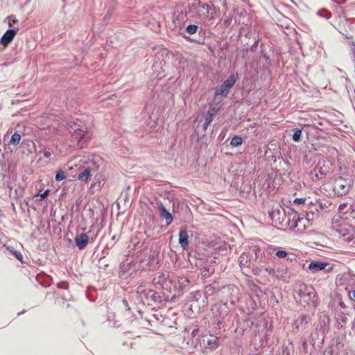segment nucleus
I'll list each match as a JSON object with an SVG mask.
<instances>
[{
    "mask_svg": "<svg viewBox=\"0 0 355 355\" xmlns=\"http://www.w3.org/2000/svg\"><path fill=\"white\" fill-rule=\"evenodd\" d=\"M238 79L237 73H232L227 80H225L220 85L218 90L215 93L216 95L225 96L228 94L230 89L234 85Z\"/></svg>",
    "mask_w": 355,
    "mask_h": 355,
    "instance_id": "obj_7",
    "label": "nucleus"
},
{
    "mask_svg": "<svg viewBox=\"0 0 355 355\" xmlns=\"http://www.w3.org/2000/svg\"><path fill=\"white\" fill-rule=\"evenodd\" d=\"M216 112L214 110V109H213L211 110H209L207 112V114L205 115V121L206 123H208L209 124H211V123L213 121L214 116L215 115Z\"/></svg>",
    "mask_w": 355,
    "mask_h": 355,
    "instance_id": "obj_29",
    "label": "nucleus"
},
{
    "mask_svg": "<svg viewBox=\"0 0 355 355\" xmlns=\"http://www.w3.org/2000/svg\"><path fill=\"white\" fill-rule=\"evenodd\" d=\"M201 297V293L199 291L191 292L187 296L188 302H198Z\"/></svg>",
    "mask_w": 355,
    "mask_h": 355,
    "instance_id": "obj_25",
    "label": "nucleus"
},
{
    "mask_svg": "<svg viewBox=\"0 0 355 355\" xmlns=\"http://www.w3.org/2000/svg\"><path fill=\"white\" fill-rule=\"evenodd\" d=\"M68 125L72 141L74 143L73 145H76L80 148H83L90 139V134L87 130L86 124L80 119H76L70 121Z\"/></svg>",
    "mask_w": 355,
    "mask_h": 355,
    "instance_id": "obj_2",
    "label": "nucleus"
},
{
    "mask_svg": "<svg viewBox=\"0 0 355 355\" xmlns=\"http://www.w3.org/2000/svg\"><path fill=\"white\" fill-rule=\"evenodd\" d=\"M66 178V175L64 174V172L62 170H58L56 172L55 180V181L60 182Z\"/></svg>",
    "mask_w": 355,
    "mask_h": 355,
    "instance_id": "obj_33",
    "label": "nucleus"
},
{
    "mask_svg": "<svg viewBox=\"0 0 355 355\" xmlns=\"http://www.w3.org/2000/svg\"><path fill=\"white\" fill-rule=\"evenodd\" d=\"M93 171L88 166H86L83 170L78 174V179L82 182H87L90 176L92 175Z\"/></svg>",
    "mask_w": 355,
    "mask_h": 355,
    "instance_id": "obj_20",
    "label": "nucleus"
},
{
    "mask_svg": "<svg viewBox=\"0 0 355 355\" xmlns=\"http://www.w3.org/2000/svg\"><path fill=\"white\" fill-rule=\"evenodd\" d=\"M327 264V262L312 261L309 263L308 268L312 272H317L325 269Z\"/></svg>",
    "mask_w": 355,
    "mask_h": 355,
    "instance_id": "obj_17",
    "label": "nucleus"
},
{
    "mask_svg": "<svg viewBox=\"0 0 355 355\" xmlns=\"http://www.w3.org/2000/svg\"><path fill=\"white\" fill-rule=\"evenodd\" d=\"M294 214V216L293 217V220L295 221V224L292 225L291 227L293 228H295L297 226V220L300 223H301V220L299 218V216L296 214L295 211L290 208V217L291 216L292 214Z\"/></svg>",
    "mask_w": 355,
    "mask_h": 355,
    "instance_id": "obj_34",
    "label": "nucleus"
},
{
    "mask_svg": "<svg viewBox=\"0 0 355 355\" xmlns=\"http://www.w3.org/2000/svg\"><path fill=\"white\" fill-rule=\"evenodd\" d=\"M18 31V28H13L7 30L1 36L0 43L5 46H8L12 41Z\"/></svg>",
    "mask_w": 355,
    "mask_h": 355,
    "instance_id": "obj_11",
    "label": "nucleus"
},
{
    "mask_svg": "<svg viewBox=\"0 0 355 355\" xmlns=\"http://www.w3.org/2000/svg\"><path fill=\"white\" fill-rule=\"evenodd\" d=\"M308 317L306 315H301L299 318L295 322L294 326L295 329H298L300 327H304L308 323Z\"/></svg>",
    "mask_w": 355,
    "mask_h": 355,
    "instance_id": "obj_23",
    "label": "nucleus"
},
{
    "mask_svg": "<svg viewBox=\"0 0 355 355\" xmlns=\"http://www.w3.org/2000/svg\"><path fill=\"white\" fill-rule=\"evenodd\" d=\"M137 293L139 295L141 300L148 304L154 303L157 305H163L165 302L171 301L173 299V296L161 291H154L152 289H147L145 286L140 285L137 288Z\"/></svg>",
    "mask_w": 355,
    "mask_h": 355,
    "instance_id": "obj_4",
    "label": "nucleus"
},
{
    "mask_svg": "<svg viewBox=\"0 0 355 355\" xmlns=\"http://www.w3.org/2000/svg\"><path fill=\"white\" fill-rule=\"evenodd\" d=\"M347 295L349 298L355 303V289L348 291ZM354 308L355 309V304Z\"/></svg>",
    "mask_w": 355,
    "mask_h": 355,
    "instance_id": "obj_37",
    "label": "nucleus"
},
{
    "mask_svg": "<svg viewBox=\"0 0 355 355\" xmlns=\"http://www.w3.org/2000/svg\"><path fill=\"white\" fill-rule=\"evenodd\" d=\"M346 207H347V204H343V205H340L339 211L341 212Z\"/></svg>",
    "mask_w": 355,
    "mask_h": 355,
    "instance_id": "obj_43",
    "label": "nucleus"
},
{
    "mask_svg": "<svg viewBox=\"0 0 355 355\" xmlns=\"http://www.w3.org/2000/svg\"><path fill=\"white\" fill-rule=\"evenodd\" d=\"M249 254L243 252L239 257V263L241 266H248L250 263Z\"/></svg>",
    "mask_w": 355,
    "mask_h": 355,
    "instance_id": "obj_26",
    "label": "nucleus"
},
{
    "mask_svg": "<svg viewBox=\"0 0 355 355\" xmlns=\"http://www.w3.org/2000/svg\"><path fill=\"white\" fill-rule=\"evenodd\" d=\"M43 150V154L44 156L46 158H49L51 156V150L50 148H48L46 147H44Z\"/></svg>",
    "mask_w": 355,
    "mask_h": 355,
    "instance_id": "obj_38",
    "label": "nucleus"
},
{
    "mask_svg": "<svg viewBox=\"0 0 355 355\" xmlns=\"http://www.w3.org/2000/svg\"><path fill=\"white\" fill-rule=\"evenodd\" d=\"M293 297L302 304L315 306L317 294L312 286L299 282L293 286Z\"/></svg>",
    "mask_w": 355,
    "mask_h": 355,
    "instance_id": "obj_3",
    "label": "nucleus"
},
{
    "mask_svg": "<svg viewBox=\"0 0 355 355\" xmlns=\"http://www.w3.org/2000/svg\"><path fill=\"white\" fill-rule=\"evenodd\" d=\"M198 29V25L196 24H189L186 28V31L189 35H193L197 32Z\"/></svg>",
    "mask_w": 355,
    "mask_h": 355,
    "instance_id": "obj_31",
    "label": "nucleus"
},
{
    "mask_svg": "<svg viewBox=\"0 0 355 355\" xmlns=\"http://www.w3.org/2000/svg\"><path fill=\"white\" fill-rule=\"evenodd\" d=\"M137 270L136 263L133 260L126 259L120 264V272L122 275H132Z\"/></svg>",
    "mask_w": 355,
    "mask_h": 355,
    "instance_id": "obj_10",
    "label": "nucleus"
},
{
    "mask_svg": "<svg viewBox=\"0 0 355 355\" xmlns=\"http://www.w3.org/2000/svg\"><path fill=\"white\" fill-rule=\"evenodd\" d=\"M58 287L63 289H67L69 284L66 282H61L58 284Z\"/></svg>",
    "mask_w": 355,
    "mask_h": 355,
    "instance_id": "obj_42",
    "label": "nucleus"
},
{
    "mask_svg": "<svg viewBox=\"0 0 355 355\" xmlns=\"http://www.w3.org/2000/svg\"><path fill=\"white\" fill-rule=\"evenodd\" d=\"M216 291H219V287L217 286V284L216 282L207 285L205 287V295L207 298L214 295Z\"/></svg>",
    "mask_w": 355,
    "mask_h": 355,
    "instance_id": "obj_21",
    "label": "nucleus"
},
{
    "mask_svg": "<svg viewBox=\"0 0 355 355\" xmlns=\"http://www.w3.org/2000/svg\"><path fill=\"white\" fill-rule=\"evenodd\" d=\"M222 292L224 296L227 298L231 304H235L239 300V288L234 285H228L223 286Z\"/></svg>",
    "mask_w": 355,
    "mask_h": 355,
    "instance_id": "obj_9",
    "label": "nucleus"
},
{
    "mask_svg": "<svg viewBox=\"0 0 355 355\" xmlns=\"http://www.w3.org/2000/svg\"><path fill=\"white\" fill-rule=\"evenodd\" d=\"M288 253L287 252L284 250H278L276 252V255L279 258H284L287 256Z\"/></svg>",
    "mask_w": 355,
    "mask_h": 355,
    "instance_id": "obj_39",
    "label": "nucleus"
},
{
    "mask_svg": "<svg viewBox=\"0 0 355 355\" xmlns=\"http://www.w3.org/2000/svg\"><path fill=\"white\" fill-rule=\"evenodd\" d=\"M336 324L339 327H343L347 322V318L343 312L338 313L336 316Z\"/></svg>",
    "mask_w": 355,
    "mask_h": 355,
    "instance_id": "obj_22",
    "label": "nucleus"
},
{
    "mask_svg": "<svg viewBox=\"0 0 355 355\" xmlns=\"http://www.w3.org/2000/svg\"><path fill=\"white\" fill-rule=\"evenodd\" d=\"M242 143H243L242 137L240 136L236 135L232 137V139L230 141V145L234 147H236V146L241 145Z\"/></svg>",
    "mask_w": 355,
    "mask_h": 355,
    "instance_id": "obj_27",
    "label": "nucleus"
},
{
    "mask_svg": "<svg viewBox=\"0 0 355 355\" xmlns=\"http://www.w3.org/2000/svg\"><path fill=\"white\" fill-rule=\"evenodd\" d=\"M103 160L101 156L94 155L92 160L88 163L87 166L92 169L93 173H95L103 165Z\"/></svg>",
    "mask_w": 355,
    "mask_h": 355,
    "instance_id": "obj_14",
    "label": "nucleus"
},
{
    "mask_svg": "<svg viewBox=\"0 0 355 355\" xmlns=\"http://www.w3.org/2000/svg\"><path fill=\"white\" fill-rule=\"evenodd\" d=\"M20 140L21 135L19 133L15 132L12 135L10 143L15 146H17L19 144Z\"/></svg>",
    "mask_w": 355,
    "mask_h": 355,
    "instance_id": "obj_30",
    "label": "nucleus"
},
{
    "mask_svg": "<svg viewBox=\"0 0 355 355\" xmlns=\"http://www.w3.org/2000/svg\"><path fill=\"white\" fill-rule=\"evenodd\" d=\"M76 245L79 250L84 249L89 242V236L84 233L77 235L75 238Z\"/></svg>",
    "mask_w": 355,
    "mask_h": 355,
    "instance_id": "obj_15",
    "label": "nucleus"
},
{
    "mask_svg": "<svg viewBox=\"0 0 355 355\" xmlns=\"http://www.w3.org/2000/svg\"><path fill=\"white\" fill-rule=\"evenodd\" d=\"M203 342L206 343L210 349H215L218 346V338L214 335H209L203 340Z\"/></svg>",
    "mask_w": 355,
    "mask_h": 355,
    "instance_id": "obj_19",
    "label": "nucleus"
},
{
    "mask_svg": "<svg viewBox=\"0 0 355 355\" xmlns=\"http://www.w3.org/2000/svg\"><path fill=\"white\" fill-rule=\"evenodd\" d=\"M301 135H302V130L300 129H297L295 130V131L294 132L293 136H292V138L295 141H298L300 140V137H301Z\"/></svg>",
    "mask_w": 355,
    "mask_h": 355,
    "instance_id": "obj_35",
    "label": "nucleus"
},
{
    "mask_svg": "<svg viewBox=\"0 0 355 355\" xmlns=\"http://www.w3.org/2000/svg\"><path fill=\"white\" fill-rule=\"evenodd\" d=\"M10 252L11 254L15 256L18 260L19 261H22V258H23V256L22 254H21L20 252L19 251H17V250H10Z\"/></svg>",
    "mask_w": 355,
    "mask_h": 355,
    "instance_id": "obj_36",
    "label": "nucleus"
},
{
    "mask_svg": "<svg viewBox=\"0 0 355 355\" xmlns=\"http://www.w3.org/2000/svg\"><path fill=\"white\" fill-rule=\"evenodd\" d=\"M350 187L349 182L342 177L335 179L334 190L338 196L346 195L349 192Z\"/></svg>",
    "mask_w": 355,
    "mask_h": 355,
    "instance_id": "obj_8",
    "label": "nucleus"
},
{
    "mask_svg": "<svg viewBox=\"0 0 355 355\" xmlns=\"http://www.w3.org/2000/svg\"><path fill=\"white\" fill-rule=\"evenodd\" d=\"M49 192H50L49 189L45 190L42 193L40 194V199L44 200L46 198V197L49 195Z\"/></svg>",
    "mask_w": 355,
    "mask_h": 355,
    "instance_id": "obj_41",
    "label": "nucleus"
},
{
    "mask_svg": "<svg viewBox=\"0 0 355 355\" xmlns=\"http://www.w3.org/2000/svg\"><path fill=\"white\" fill-rule=\"evenodd\" d=\"M191 286L190 280L185 277H180L178 278V290L184 291L189 290Z\"/></svg>",
    "mask_w": 355,
    "mask_h": 355,
    "instance_id": "obj_16",
    "label": "nucleus"
},
{
    "mask_svg": "<svg viewBox=\"0 0 355 355\" xmlns=\"http://www.w3.org/2000/svg\"><path fill=\"white\" fill-rule=\"evenodd\" d=\"M305 201H306V198H295L293 200V202L295 205H302V204H304Z\"/></svg>",
    "mask_w": 355,
    "mask_h": 355,
    "instance_id": "obj_40",
    "label": "nucleus"
},
{
    "mask_svg": "<svg viewBox=\"0 0 355 355\" xmlns=\"http://www.w3.org/2000/svg\"><path fill=\"white\" fill-rule=\"evenodd\" d=\"M250 250L254 253L255 260L261 261L263 260V252L261 250L257 245H252Z\"/></svg>",
    "mask_w": 355,
    "mask_h": 355,
    "instance_id": "obj_24",
    "label": "nucleus"
},
{
    "mask_svg": "<svg viewBox=\"0 0 355 355\" xmlns=\"http://www.w3.org/2000/svg\"><path fill=\"white\" fill-rule=\"evenodd\" d=\"M270 274L275 275L277 279L286 280L288 276V272L286 268H273L270 271Z\"/></svg>",
    "mask_w": 355,
    "mask_h": 355,
    "instance_id": "obj_18",
    "label": "nucleus"
},
{
    "mask_svg": "<svg viewBox=\"0 0 355 355\" xmlns=\"http://www.w3.org/2000/svg\"><path fill=\"white\" fill-rule=\"evenodd\" d=\"M179 243L184 250H186L189 246V234L186 227H182L180 230Z\"/></svg>",
    "mask_w": 355,
    "mask_h": 355,
    "instance_id": "obj_12",
    "label": "nucleus"
},
{
    "mask_svg": "<svg viewBox=\"0 0 355 355\" xmlns=\"http://www.w3.org/2000/svg\"><path fill=\"white\" fill-rule=\"evenodd\" d=\"M153 283L157 289L162 290V292L168 295V296H173V298L175 297V295L171 294L174 279L173 275L169 272H158L153 278Z\"/></svg>",
    "mask_w": 355,
    "mask_h": 355,
    "instance_id": "obj_5",
    "label": "nucleus"
},
{
    "mask_svg": "<svg viewBox=\"0 0 355 355\" xmlns=\"http://www.w3.org/2000/svg\"><path fill=\"white\" fill-rule=\"evenodd\" d=\"M213 318L211 325L214 330H220L224 327V319L227 315L225 305H215L212 307Z\"/></svg>",
    "mask_w": 355,
    "mask_h": 355,
    "instance_id": "obj_6",
    "label": "nucleus"
},
{
    "mask_svg": "<svg viewBox=\"0 0 355 355\" xmlns=\"http://www.w3.org/2000/svg\"><path fill=\"white\" fill-rule=\"evenodd\" d=\"M314 172L315 176L317 179H322L327 174V170L326 168L324 169L322 167H321L318 172L316 171V170H314Z\"/></svg>",
    "mask_w": 355,
    "mask_h": 355,
    "instance_id": "obj_32",
    "label": "nucleus"
},
{
    "mask_svg": "<svg viewBox=\"0 0 355 355\" xmlns=\"http://www.w3.org/2000/svg\"><path fill=\"white\" fill-rule=\"evenodd\" d=\"M6 21H7L9 27L11 28H15L14 25L18 23V20L16 19L15 16L12 15L8 16L6 18Z\"/></svg>",
    "mask_w": 355,
    "mask_h": 355,
    "instance_id": "obj_28",
    "label": "nucleus"
},
{
    "mask_svg": "<svg viewBox=\"0 0 355 355\" xmlns=\"http://www.w3.org/2000/svg\"><path fill=\"white\" fill-rule=\"evenodd\" d=\"M24 313V311H22V312H19V313H18V314H17V315H19L20 314H21V313Z\"/></svg>",
    "mask_w": 355,
    "mask_h": 355,
    "instance_id": "obj_47",
    "label": "nucleus"
},
{
    "mask_svg": "<svg viewBox=\"0 0 355 355\" xmlns=\"http://www.w3.org/2000/svg\"><path fill=\"white\" fill-rule=\"evenodd\" d=\"M342 235H343V236H346V234H345V233H343V234H342Z\"/></svg>",
    "mask_w": 355,
    "mask_h": 355,
    "instance_id": "obj_48",
    "label": "nucleus"
},
{
    "mask_svg": "<svg viewBox=\"0 0 355 355\" xmlns=\"http://www.w3.org/2000/svg\"><path fill=\"white\" fill-rule=\"evenodd\" d=\"M209 125H210V124H209L208 123H206V122L205 121V123H204V124H203V130H206L207 129V128H208V126H209Z\"/></svg>",
    "mask_w": 355,
    "mask_h": 355,
    "instance_id": "obj_44",
    "label": "nucleus"
},
{
    "mask_svg": "<svg viewBox=\"0 0 355 355\" xmlns=\"http://www.w3.org/2000/svg\"><path fill=\"white\" fill-rule=\"evenodd\" d=\"M189 12L194 13L199 23L206 27L214 26L216 21V12L211 6L202 3L200 0H192L189 4Z\"/></svg>",
    "mask_w": 355,
    "mask_h": 355,
    "instance_id": "obj_1",
    "label": "nucleus"
},
{
    "mask_svg": "<svg viewBox=\"0 0 355 355\" xmlns=\"http://www.w3.org/2000/svg\"><path fill=\"white\" fill-rule=\"evenodd\" d=\"M123 302L126 304H127V300H123Z\"/></svg>",
    "mask_w": 355,
    "mask_h": 355,
    "instance_id": "obj_46",
    "label": "nucleus"
},
{
    "mask_svg": "<svg viewBox=\"0 0 355 355\" xmlns=\"http://www.w3.org/2000/svg\"><path fill=\"white\" fill-rule=\"evenodd\" d=\"M158 209L159 211L160 217L166 220V224L168 225H170L173 219L172 214L166 209L165 206L161 202L158 204Z\"/></svg>",
    "mask_w": 355,
    "mask_h": 355,
    "instance_id": "obj_13",
    "label": "nucleus"
},
{
    "mask_svg": "<svg viewBox=\"0 0 355 355\" xmlns=\"http://www.w3.org/2000/svg\"><path fill=\"white\" fill-rule=\"evenodd\" d=\"M339 305H340V306L341 308H343V309H345V308L346 307V305H345V303H344V302H340L339 303Z\"/></svg>",
    "mask_w": 355,
    "mask_h": 355,
    "instance_id": "obj_45",
    "label": "nucleus"
}]
</instances>
